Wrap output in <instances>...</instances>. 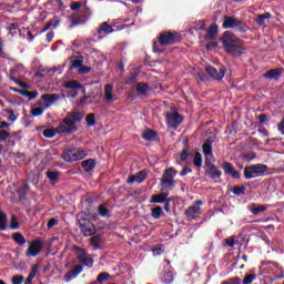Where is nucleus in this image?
<instances>
[{
    "mask_svg": "<svg viewBox=\"0 0 284 284\" xmlns=\"http://www.w3.org/2000/svg\"><path fill=\"white\" fill-rule=\"evenodd\" d=\"M222 43L227 54H232V57H241L243 54V42L234 33L230 31L224 32Z\"/></svg>",
    "mask_w": 284,
    "mask_h": 284,
    "instance_id": "1",
    "label": "nucleus"
},
{
    "mask_svg": "<svg viewBox=\"0 0 284 284\" xmlns=\"http://www.w3.org/2000/svg\"><path fill=\"white\" fill-rule=\"evenodd\" d=\"M178 37L179 34L172 32L162 33L159 38V42L153 43V52H156L158 54L163 52V49L159 48V45H172L179 41Z\"/></svg>",
    "mask_w": 284,
    "mask_h": 284,
    "instance_id": "2",
    "label": "nucleus"
},
{
    "mask_svg": "<svg viewBox=\"0 0 284 284\" xmlns=\"http://www.w3.org/2000/svg\"><path fill=\"white\" fill-rule=\"evenodd\" d=\"M268 168L265 164H253L244 169V179L250 181V179H258L267 172Z\"/></svg>",
    "mask_w": 284,
    "mask_h": 284,
    "instance_id": "3",
    "label": "nucleus"
},
{
    "mask_svg": "<svg viewBox=\"0 0 284 284\" xmlns=\"http://www.w3.org/2000/svg\"><path fill=\"white\" fill-rule=\"evenodd\" d=\"M72 252L77 254L78 263L82 267H94V260L88 255V251L85 248H81L79 246H73Z\"/></svg>",
    "mask_w": 284,
    "mask_h": 284,
    "instance_id": "4",
    "label": "nucleus"
},
{
    "mask_svg": "<svg viewBox=\"0 0 284 284\" xmlns=\"http://www.w3.org/2000/svg\"><path fill=\"white\" fill-rule=\"evenodd\" d=\"M40 252H43V241L40 239H36L29 242V246L26 251V256L28 258H34L39 256Z\"/></svg>",
    "mask_w": 284,
    "mask_h": 284,
    "instance_id": "5",
    "label": "nucleus"
},
{
    "mask_svg": "<svg viewBox=\"0 0 284 284\" xmlns=\"http://www.w3.org/2000/svg\"><path fill=\"white\" fill-rule=\"evenodd\" d=\"M85 151L79 149H68L62 153V159L68 163H72L73 161H81V159H85Z\"/></svg>",
    "mask_w": 284,
    "mask_h": 284,
    "instance_id": "6",
    "label": "nucleus"
},
{
    "mask_svg": "<svg viewBox=\"0 0 284 284\" xmlns=\"http://www.w3.org/2000/svg\"><path fill=\"white\" fill-rule=\"evenodd\" d=\"M59 99H61L60 94L44 93L41 95V101L38 102V105L43 108V110H48L49 108H52V105H54Z\"/></svg>",
    "mask_w": 284,
    "mask_h": 284,
    "instance_id": "7",
    "label": "nucleus"
},
{
    "mask_svg": "<svg viewBox=\"0 0 284 284\" xmlns=\"http://www.w3.org/2000/svg\"><path fill=\"white\" fill-rule=\"evenodd\" d=\"M201 205H203V201H196L193 205L189 206L187 210L184 212L185 216H187L190 221L199 219V214H201Z\"/></svg>",
    "mask_w": 284,
    "mask_h": 284,
    "instance_id": "8",
    "label": "nucleus"
},
{
    "mask_svg": "<svg viewBox=\"0 0 284 284\" xmlns=\"http://www.w3.org/2000/svg\"><path fill=\"white\" fill-rule=\"evenodd\" d=\"M79 227L82 232V234H84V236H92V234H94L95 229H94V224H92V222H90V220L83 217L81 220H79Z\"/></svg>",
    "mask_w": 284,
    "mask_h": 284,
    "instance_id": "9",
    "label": "nucleus"
},
{
    "mask_svg": "<svg viewBox=\"0 0 284 284\" xmlns=\"http://www.w3.org/2000/svg\"><path fill=\"white\" fill-rule=\"evenodd\" d=\"M183 123V116L179 113H166V124L171 130H176Z\"/></svg>",
    "mask_w": 284,
    "mask_h": 284,
    "instance_id": "10",
    "label": "nucleus"
},
{
    "mask_svg": "<svg viewBox=\"0 0 284 284\" xmlns=\"http://www.w3.org/2000/svg\"><path fill=\"white\" fill-rule=\"evenodd\" d=\"M58 134H72L77 132V125H72L70 122L65 121V118L62 120V123L57 126Z\"/></svg>",
    "mask_w": 284,
    "mask_h": 284,
    "instance_id": "11",
    "label": "nucleus"
},
{
    "mask_svg": "<svg viewBox=\"0 0 284 284\" xmlns=\"http://www.w3.org/2000/svg\"><path fill=\"white\" fill-rule=\"evenodd\" d=\"M205 70L210 78L215 79V81H221L225 77V70L223 68L214 69L213 67H206Z\"/></svg>",
    "mask_w": 284,
    "mask_h": 284,
    "instance_id": "12",
    "label": "nucleus"
},
{
    "mask_svg": "<svg viewBox=\"0 0 284 284\" xmlns=\"http://www.w3.org/2000/svg\"><path fill=\"white\" fill-rule=\"evenodd\" d=\"M81 272H83V266L80 264L74 265L73 268L64 275L65 283H70V281H74V278H77V276H79Z\"/></svg>",
    "mask_w": 284,
    "mask_h": 284,
    "instance_id": "13",
    "label": "nucleus"
},
{
    "mask_svg": "<svg viewBox=\"0 0 284 284\" xmlns=\"http://www.w3.org/2000/svg\"><path fill=\"white\" fill-rule=\"evenodd\" d=\"M164 267L166 271L162 275V283L164 284L174 283V274L172 273V271H170L171 265L168 260L164 261Z\"/></svg>",
    "mask_w": 284,
    "mask_h": 284,
    "instance_id": "14",
    "label": "nucleus"
},
{
    "mask_svg": "<svg viewBox=\"0 0 284 284\" xmlns=\"http://www.w3.org/2000/svg\"><path fill=\"white\" fill-rule=\"evenodd\" d=\"M116 94H114V85L105 84L104 85V100L106 103H114L116 101Z\"/></svg>",
    "mask_w": 284,
    "mask_h": 284,
    "instance_id": "15",
    "label": "nucleus"
},
{
    "mask_svg": "<svg viewBox=\"0 0 284 284\" xmlns=\"http://www.w3.org/2000/svg\"><path fill=\"white\" fill-rule=\"evenodd\" d=\"M237 26H241V20L234 17H224L223 28L225 30H230L232 28H236Z\"/></svg>",
    "mask_w": 284,
    "mask_h": 284,
    "instance_id": "16",
    "label": "nucleus"
},
{
    "mask_svg": "<svg viewBox=\"0 0 284 284\" xmlns=\"http://www.w3.org/2000/svg\"><path fill=\"white\" fill-rule=\"evenodd\" d=\"M203 154L206 159V165H210L214 159V153L212 152V144L206 142L202 145Z\"/></svg>",
    "mask_w": 284,
    "mask_h": 284,
    "instance_id": "17",
    "label": "nucleus"
},
{
    "mask_svg": "<svg viewBox=\"0 0 284 284\" xmlns=\"http://www.w3.org/2000/svg\"><path fill=\"white\" fill-rule=\"evenodd\" d=\"M64 119L71 125H75V123H79L83 120V113L81 112L68 113Z\"/></svg>",
    "mask_w": 284,
    "mask_h": 284,
    "instance_id": "18",
    "label": "nucleus"
},
{
    "mask_svg": "<svg viewBox=\"0 0 284 284\" xmlns=\"http://www.w3.org/2000/svg\"><path fill=\"white\" fill-rule=\"evenodd\" d=\"M112 32H114L112 26H110L108 22H103L98 29L99 39H103V37H106V34H112Z\"/></svg>",
    "mask_w": 284,
    "mask_h": 284,
    "instance_id": "19",
    "label": "nucleus"
},
{
    "mask_svg": "<svg viewBox=\"0 0 284 284\" xmlns=\"http://www.w3.org/2000/svg\"><path fill=\"white\" fill-rule=\"evenodd\" d=\"M222 168H223L225 174H229L233 179H241V173H239V171L234 170V168L232 166V163L224 162L222 164Z\"/></svg>",
    "mask_w": 284,
    "mask_h": 284,
    "instance_id": "20",
    "label": "nucleus"
},
{
    "mask_svg": "<svg viewBox=\"0 0 284 284\" xmlns=\"http://www.w3.org/2000/svg\"><path fill=\"white\" fill-rule=\"evenodd\" d=\"M23 70H26L23 64H17L16 67H13L11 69V79H12V81L17 82L18 85H20V88H28V85H26L23 82H19V81H17V79H14V77H17V73L19 74V73L23 72Z\"/></svg>",
    "mask_w": 284,
    "mask_h": 284,
    "instance_id": "21",
    "label": "nucleus"
},
{
    "mask_svg": "<svg viewBox=\"0 0 284 284\" xmlns=\"http://www.w3.org/2000/svg\"><path fill=\"white\" fill-rule=\"evenodd\" d=\"M146 176L148 174L145 173V171H140L138 174L129 178L128 183L129 185H132L134 183H143Z\"/></svg>",
    "mask_w": 284,
    "mask_h": 284,
    "instance_id": "22",
    "label": "nucleus"
},
{
    "mask_svg": "<svg viewBox=\"0 0 284 284\" xmlns=\"http://www.w3.org/2000/svg\"><path fill=\"white\" fill-rule=\"evenodd\" d=\"M168 196H170V193L162 192L160 194H153L151 196L150 203H165L168 201Z\"/></svg>",
    "mask_w": 284,
    "mask_h": 284,
    "instance_id": "23",
    "label": "nucleus"
},
{
    "mask_svg": "<svg viewBox=\"0 0 284 284\" xmlns=\"http://www.w3.org/2000/svg\"><path fill=\"white\" fill-rule=\"evenodd\" d=\"M174 185H176V181L170 178L161 179V187L162 190H174Z\"/></svg>",
    "mask_w": 284,
    "mask_h": 284,
    "instance_id": "24",
    "label": "nucleus"
},
{
    "mask_svg": "<svg viewBox=\"0 0 284 284\" xmlns=\"http://www.w3.org/2000/svg\"><path fill=\"white\" fill-rule=\"evenodd\" d=\"M140 71L139 69H134L130 72V75L125 79L124 85H132V83H136V79H139Z\"/></svg>",
    "mask_w": 284,
    "mask_h": 284,
    "instance_id": "25",
    "label": "nucleus"
},
{
    "mask_svg": "<svg viewBox=\"0 0 284 284\" xmlns=\"http://www.w3.org/2000/svg\"><path fill=\"white\" fill-rule=\"evenodd\" d=\"M82 168L84 172H93L94 168H97V161L94 159H89L82 161Z\"/></svg>",
    "mask_w": 284,
    "mask_h": 284,
    "instance_id": "26",
    "label": "nucleus"
},
{
    "mask_svg": "<svg viewBox=\"0 0 284 284\" xmlns=\"http://www.w3.org/2000/svg\"><path fill=\"white\" fill-rule=\"evenodd\" d=\"M250 211L254 214V216H260L261 213L265 212L267 210V205H258L256 204H251L248 206Z\"/></svg>",
    "mask_w": 284,
    "mask_h": 284,
    "instance_id": "27",
    "label": "nucleus"
},
{
    "mask_svg": "<svg viewBox=\"0 0 284 284\" xmlns=\"http://www.w3.org/2000/svg\"><path fill=\"white\" fill-rule=\"evenodd\" d=\"M149 90H150V85H148L146 83L140 82L136 85V92L138 94H140V97H146Z\"/></svg>",
    "mask_w": 284,
    "mask_h": 284,
    "instance_id": "28",
    "label": "nucleus"
},
{
    "mask_svg": "<svg viewBox=\"0 0 284 284\" xmlns=\"http://www.w3.org/2000/svg\"><path fill=\"white\" fill-rule=\"evenodd\" d=\"M63 88H65V90H81V88L83 87L77 80H71L69 82H65L63 84Z\"/></svg>",
    "mask_w": 284,
    "mask_h": 284,
    "instance_id": "29",
    "label": "nucleus"
},
{
    "mask_svg": "<svg viewBox=\"0 0 284 284\" xmlns=\"http://www.w3.org/2000/svg\"><path fill=\"white\" fill-rule=\"evenodd\" d=\"M60 23H61V21L59 19H54V20L48 22L43 27L42 32H48V30H50V29L57 30V28H59Z\"/></svg>",
    "mask_w": 284,
    "mask_h": 284,
    "instance_id": "30",
    "label": "nucleus"
},
{
    "mask_svg": "<svg viewBox=\"0 0 284 284\" xmlns=\"http://www.w3.org/2000/svg\"><path fill=\"white\" fill-rule=\"evenodd\" d=\"M6 230H8V215L0 212V232H6Z\"/></svg>",
    "mask_w": 284,
    "mask_h": 284,
    "instance_id": "31",
    "label": "nucleus"
},
{
    "mask_svg": "<svg viewBox=\"0 0 284 284\" xmlns=\"http://www.w3.org/2000/svg\"><path fill=\"white\" fill-rule=\"evenodd\" d=\"M265 79H275L278 80L281 77V71L278 69L270 70L266 73H264Z\"/></svg>",
    "mask_w": 284,
    "mask_h": 284,
    "instance_id": "32",
    "label": "nucleus"
},
{
    "mask_svg": "<svg viewBox=\"0 0 284 284\" xmlns=\"http://www.w3.org/2000/svg\"><path fill=\"white\" fill-rule=\"evenodd\" d=\"M222 172L216 170V166L211 165L209 169V176H211L212 179H221L222 176Z\"/></svg>",
    "mask_w": 284,
    "mask_h": 284,
    "instance_id": "33",
    "label": "nucleus"
},
{
    "mask_svg": "<svg viewBox=\"0 0 284 284\" xmlns=\"http://www.w3.org/2000/svg\"><path fill=\"white\" fill-rule=\"evenodd\" d=\"M271 18H272V13H270V12H266L264 14H260L256 18V23L258 26H265V19H271Z\"/></svg>",
    "mask_w": 284,
    "mask_h": 284,
    "instance_id": "34",
    "label": "nucleus"
},
{
    "mask_svg": "<svg viewBox=\"0 0 284 284\" xmlns=\"http://www.w3.org/2000/svg\"><path fill=\"white\" fill-rule=\"evenodd\" d=\"M90 243L93 250H100L101 247V237L99 235L92 236Z\"/></svg>",
    "mask_w": 284,
    "mask_h": 284,
    "instance_id": "35",
    "label": "nucleus"
},
{
    "mask_svg": "<svg viewBox=\"0 0 284 284\" xmlns=\"http://www.w3.org/2000/svg\"><path fill=\"white\" fill-rule=\"evenodd\" d=\"M178 172L174 168H169L165 170L162 179H173L174 180V176H176Z\"/></svg>",
    "mask_w": 284,
    "mask_h": 284,
    "instance_id": "36",
    "label": "nucleus"
},
{
    "mask_svg": "<svg viewBox=\"0 0 284 284\" xmlns=\"http://www.w3.org/2000/svg\"><path fill=\"white\" fill-rule=\"evenodd\" d=\"M13 241H14L18 245H26V237H24L23 234H21V233H14V234H13Z\"/></svg>",
    "mask_w": 284,
    "mask_h": 284,
    "instance_id": "37",
    "label": "nucleus"
},
{
    "mask_svg": "<svg viewBox=\"0 0 284 284\" xmlns=\"http://www.w3.org/2000/svg\"><path fill=\"white\" fill-rule=\"evenodd\" d=\"M57 134H59V132H57V128L55 129H45L43 131V136H45V139H53V136H57Z\"/></svg>",
    "mask_w": 284,
    "mask_h": 284,
    "instance_id": "38",
    "label": "nucleus"
},
{
    "mask_svg": "<svg viewBox=\"0 0 284 284\" xmlns=\"http://www.w3.org/2000/svg\"><path fill=\"white\" fill-rule=\"evenodd\" d=\"M219 32V26L216 23H213L209 28V36L207 39H214V36Z\"/></svg>",
    "mask_w": 284,
    "mask_h": 284,
    "instance_id": "39",
    "label": "nucleus"
},
{
    "mask_svg": "<svg viewBox=\"0 0 284 284\" xmlns=\"http://www.w3.org/2000/svg\"><path fill=\"white\" fill-rule=\"evenodd\" d=\"M193 163L196 168H202L203 166V156L196 152L193 159Z\"/></svg>",
    "mask_w": 284,
    "mask_h": 284,
    "instance_id": "40",
    "label": "nucleus"
},
{
    "mask_svg": "<svg viewBox=\"0 0 284 284\" xmlns=\"http://www.w3.org/2000/svg\"><path fill=\"white\" fill-rule=\"evenodd\" d=\"M142 136L145 141H154V139H156V133H154V131L149 130L145 131Z\"/></svg>",
    "mask_w": 284,
    "mask_h": 284,
    "instance_id": "41",
    "label": "nucleus"
},
{
    "mask_svg": "<svg viewBox=\"0 0 284 284\" xmlns=\"http://www.w3.org/2000/svg\"><path fill=\"white\" fill-rule=\"evenodd\" d=\"M22 97H27V99H29V101H32V99H37V97H39V92L37 91H23Z\"/></svg>",
    "mask_w": 284,
    "mask_h": 284,
    "instance_id": "42",
    "label": "nucleus"
},
{
    "mask_svg": "<svg viewBox=\"0 0 284 284\" xmlns=\"http://www.w3.org/2000/svg\"><path fill=\"white\" fill-rule=\"evenodd\" d=\"M161 214H163V209L161 206H156L152 209L151 216L153 219H161Z\"/></svg>",
    "mask_w": 284,
    "mask_h": 284,
    "instance_id": "43",
    "label": "nucleus"
},
{
    "mask_svg": "<svg viewBox=\"0 0 284 284\" xmlns=\"http://www.w3.org/2000/svg\"><path fill=\"white\" fill-rule=\"evenodd\" d=\"M256 281V274H246L242 284H252Z\"/></svg>",
    "mask_w": 284,
    "mask_h": 284,
    "instance_id": "44",
    "label": "nucleus"
},
{
    "mask_svg": "<svg viewBox=\"0 0 284 284\" xmlns=\"http://www.w3.org/2000/svg\"><path fill=\"white\" fill-rule=\"evenodd\" d=\"M47 176H48L50 183H52V184H54L59 180L58 172H47Z\"/></svg>",
    "mask_w": 284,
    "mask_h": 284,
    "instance_id": "45",
    "label": "nucleus"
},
{
    "mask_svg": "<svg viewBox=\"0 0 284 284\" xmlns=\"http://www.w3.org/2000/svg\"><path fill=\"white\" fill-rule=\"evenodd\" d=\"M6 112L8 114V121H11L12 123H14V121L19 119V114H16L14 111L8 109L6 110Z\"/></svg>",
    "mask_w": 284,
    "mask_h": 284,
    "instance_id": "46",
    "label": "nucleus"
},
{
    "mask_svg": "<svg viewBox=\"0 0 284 284\" xmlns=\"http://www.w3.org/2000/svg\"><path fill=\"white\" fill-rule=\"evenodd\" d=\"M98 212L100 214V216H110V211L108 210V207H105V205L101 204L99 207H98Z\"/></svg>",
    "mask_w": 284,
    "mask_h": 284,
    "instance_id": "47",
    "label": "nucleus"
},
{
    "mask_svg": "<svg viewBox=\"0 0 284 284\" xmlns=\"http://www.w3.org/2000/svg\"><path fill=\"white\" fill-rule=\"evenodd\" d=\"M85 121H87V124L89 128L97 125V119H95L94 114L87 115Z\"/></svg>",
    "mask_w": 284,
    "mask_h": 284,
    "instance_id": "48",
    "label": "nucleus"
},
{
    "mask_svg": "<svg viewBox=\"0 0 284 284\" xmlns=\"http://www.w3.org/2000/svg\"><path fill=\"white\" fill-rule=\"evenodd\" d=\"M110 278H112V276H110L109 273H100L98 275V283H104V281H110Z\"/></svg>",
    "mask_w": 284,
    "mask_h": 284,
    "instance_id": "49",
    "label": "nucleus"
},
{
    "mask_svg": "<svg viewBox=\"0 0 284 284\" xmlns=\"http://www.w3.org/2000/svg\"><path fill=\"white\" fill-rule=\"evenodd\" d=\"M47 109H43V106L40 108H33L31 110V114L32 116H41L43 114V112H45Z\"/></svg>",
    "mask_w": 284,
    "mask_h": 284,
    "instance_id": "50",
    "label": "nucleus"
},
{
    "mask_svg": "<svg viewBox=\"0 0 284 284\" xmlns=\"http://www.w3.org/2000/svg\"><path fill=\"white\" fill-rule=\"evenodd\" d=\"M19 219L16 215L11 216L10 230H19Z\"/></svg>",
    "mask_w": 284,
    "mask_h": 284,
    "instance_id": "51",
    "label": "nucleus"
},
{
    "mask_svg": "<svg viewBox=\"0 0 284 284\" xmlns=\"http://www.w3.org/2000/svg\"><path fill=\"white\" fill-rule=\"evenodd\" d=\"M26 278L23 275H16L11 278L12 284H22Z\"/></svg>",
    "mask_w": 284,
    "mask_h": 284,
    "instance_id": "52",
    "label": "nucleus"
},
{
    "mask_svg": "<svg viewBox=\"0 0 284 284\" xmlns=\"http://www.w3.org/2000/svg\"><path fill=\"white\" fill-rule=\"evenodd\" d=\"M233 194L236 196H241V194H245V186H235L233 189Z\"/></svg>",
    "mask_w": 284,
    "mask_h": 284,
    "instance_id": "53",
    "label": "nucleus"
},
{
    "mask_svg": "<svg viewBox=\"0 0 284 284\" xmlns=\"http://www.w3.org/2000/svg\"><path fill=\"white\" fill-rule=\"evenodd\" d=\"M221 284H241L240 277H232L227 281L222 282Z\"/></svg>",
    "mask_w": 284,
    "mask_h": 284,
    "instance_id": "54",
    "label": "nucleus"
},
{
    "mask_svg": "<svg viewBox=\"0 0 284 284\" xmlns=\"http://www.w3.org/2000/svg\"><path fill=\"white\" fill-rule=\"evenodd\" d=\"M239 243V241L234 240V237H229L225 240V245H227L229 247H234V245H236Z\"/></svg>",
    "mask_w": 284,
    "mask_h": 284,
    "instance_id": "55",
    "label": "nucleus"
},
{
    "mask_svg": "<svg viewBox=\"0 0 284 284\" xmlns=\"http://www.w3.org/2000/svg\"><path fill=\"white\" fill-rule=\"evenodd\" d=\"M92 71V68L91 67H85V65H82L78 72L79 74H88V72H91Z\"/></svg>",
    "mask_w": 284,
    "mask_h": 284,
    "instance_id": "56",
    "label": "nucleus"
},
{
    "mask_svg": "<svg viewBox=\"0 0 284 284\" xmlns=\"http://www.w3.org/2000/svg\"><path fill=\"white\" fill-rule=\"evenodd\" d=\"M10 138V133L8 131H0V141H6Z\"/></svg>",
    "mask_w": 284,
    "mask_h": 284,
    "instance_id": "57",
    "label": "nucleus"
},
{
    "mask_svg": "<svg viewBox=\"0 0 284 284\" xmlns=\"http://www.w3.org/2000/svg\"><path fill=\"white\" fill-rule=\"evenodd\" d=\"M236 28L239 32H247V30H250V28L246 27V24H243V22H240V24Z\"/></svg>",
    "mask_w": 284,
    "mask_h": 284,
    "instance_id": "58",
    "label": "nucleus"
},
{
    "mask_svg": "<svg viewBox=\"0 0 284 284\" xmlns=\"http://www.w3.org/2000/svg\"><path fill=\"white\" fill-rule=\"evenodd\" d=\"M83 67V61L82 60H74L72 63V68H78L81 69Z\"/></svg>",
    "mask_w": 284,
    "mask_h": 284,
    "instance_id": "59",
    "label": "nucleus"
},
{
    "mask_svg": "<svg viewBox=\"0 0 284 284\" xmlns=\"http://www.w3.org/2000/svg\"><path fill=\"white\" fill-rule=\"evenodd\" d=\"M192 172V169L190 168H184L181 173H180V176H187V174H191Z\"/></svg>",
    "mask_w": 284,
    "mask_h": 284,
    "instance_id": "60",
    "label": "nucleus"
},
{
    "mask_svg": "<svg viewBox=\"0 0 284 284\" xmlns=\"http://www.w3.org/2000/svg\"><path fill=\"white\" fill-rule=\"evenodd\" d=\"M28 184H24L20 190L19 193L21 194V196H26V194L28 193Z\"/></svg>",
    "mask_w": 284,
    "mask_h": 284,
    "instance_id": "61",
    "label": "nucleus"
},
{
    "mask_svg": "<svg viewBox=\"0 0 284 284\" xmlns=\"http://www.w3.org/2000/svg\"><path fill=\"white\" fill-rule=\"evenodd\" d=\"M277 130H278V132H281V134H284V118L278 123Z\"/></svg>",
    "mask_w": 284,
    "mask_h": 284,
    "instance_id": "62",
    "label": "nucleus"
},
{
    "mask_svg": "<svg viewBox=\"0 0 284 284\" xmlns=\"http://www.w3.org/2000/svg\"><path fill=\"white\" fill-rule=\"evenodd\" d=\"M57 223L58 222L55 219H51V220H49L47 227L50 230V229L54 227V225H57Z\"/></svg>",
    "mask_w": 284,
    "mask_h": 284,
    "instance_id": "63",
    "label": "nucleus"
},
{
    "mask_svg": "<svg viewBox=\"0 0 284 284\" xmlns=\"http://www.w3.org/2000/svg\"><path fill=\"white\" fill-rule=\"evenodd\" d=\"M79 8H81V2H73L71 4V10H79Z\"/></svg>",
    "mask_w": 284,
    "mask_h": 284,
    "instance_id": "64",
    "label": "nucleus"
}]
</instances>
